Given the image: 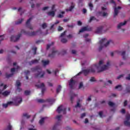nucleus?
Here are the masks:
<instances>
[{"label": "nucleus", "mask_w": 130, "mask_h": 130, "mask_svg": "<svg viewBox=\"0 0 130 130\" xmlns=\"http://www.w3.org/2000/svg\"><path fill=\"white\" fill-rule=\"evenodd\" d=\"M103 29V26H100L98 27L96 30V33H101L102 32V30Z\"/></svg>", "instance_id": "obj_26"}, {"label": "nucleus", "mask_w": 130, "mask_h": 130, "mask_svg": "<svg viewBox=\"0 0 130 130\" xmlns=\"http://www.w3.org/2000/svg\"><path fill=\"white\" fill-rule=\"evenodd\" d=\"M24 74H25V77H26V80H28L29 76H28V75H30V71H29V70H25L24 71Z\"/></svg>", "instance_id": "obj_27"}, {"label": "nucleus", "mask_w": 130, "mask_h": 130, "mask_svg": "<svg viewBox=\"0 0 130 130\" xmlns=\"http://www.w3.org/2000/svg\"><path fill=\"white\" fill-rule=\"evenodd\" d=\"M60 53H61V54L62 55L66 54H67V50H63L61 51V53L59 52L57 50H55L54 49V48H53L52 49V53L51 54H49L48 55L49 57H54V56H55V54H60Z\"/></svg>", "instance_id": "obj_6"}, {"label": "nucleus", "mask_w": 130, "mask_h": 130, "mask_svg": "<svg viewBox=\"0 0 130 130\" xmlns=\"http://www.w3.org/2000/svg\"><path fill=\"white\" fill-rule=\"evenodd\" d=\"M22 98H21L20 96H17L15 98V102L16 103L14 104L15 106H18L19 104H20V103L22 102Z\"/></svg>", "instance_id": "obj_17"}, {"label": "nucleus", "mask_w": 130, "mask_h": 130, "mask_svg": "<svg viewBox=\"0 0 130 130\" xmlns=\"http://www.w3.org/2000/svg\"><path fill=\"white\" fill-rule=\"evenodd\" d=\"M23 117H26V118L28 119V118H30V116L29 115H28V114L25 113H23Z\"/></svg>", "instance_id": "obj_39"}, {"label": "nucleus", "mask_w": 130, "mask_h": 130, "mask_svg": "<svg viewBox=\"0 0 130 130\" xmlns=\"http://www.w3.org/2000/svg\"><path fill=\"white\" fill-rule=\"evenodd\" d=\"M42 62L43 64V66H44V67H45V66H47V64H49V60H42Z\"/></svg>", "instance_id": "obj_29"}, {"label": "nucleus", "mask_w": 130, "mask_h": 130, "mask_svg": "<svg viewBox=\"0 0 130 130\" xmlns=\"http://www.w3.org/2000/svg\"><path fill=\"white\" fill-rule=\"evenodd\" d=\"M84 90L85 89V87H84V84H83V82H80L79 83V89H82Z\"/></svg>", "instance_id": "obj_34"}, {"label": "nucleus", "mask_w": 130, "mask_h": 130, "mask_svg": "<svg viewBox=\"0 0 130 130\" xmlns=\"http://www.w3.org/2000/svg\"><path fill=\"white\" fill-rule=\"evenodd\" d=\"M14 74H6V78H11V77H13Z\"/></svg>", "instance_id": "obj_46"}, {"label": "nucleus", "mask_w": 130, "mask_h": 130, "mask_svg": "<svg viewBox=\"0 0 130 130\" xmlns=\"http://www.w3.org/2000/svg\"><path fill=\"white\" fill-rule=\"evenodd\" d=\"M15 86H16L17 87L21 86V82H20V80L16 81Z\"/></svg>", "instance_id": "obj_35"}, {"label": "nucleus", "mask_w": 130, "mask_h": 130, "mask_svg": "<svg viewBox=\"0 0 130 130\" xmlns=\"http://www.w3.org/2000/svg\"><path fill=\"white\" fill-rule=\"evenodd\" d=\"M10 93H11V91H8V90H6L4 92H2V91L0 89V94H3V96H8V95H10Z\"/></svg>", "instance_id": "obj_19"}, {"label": "nucleus", "mask_w": 130, "mask_h": 130, "mask_svg": "<svg viewBox=\"0 0 130 130\" xmlns=\"http://www.w3.org/2000/svg\"><path fill=\"white\" fill-rule=\"evenodd\" d=\"M96 20V18H95L94 16L90 17V19L88 20V23H91L92 21H94Z\"/></svg>", "instance_id": "obj_36"}, {"label": "nucleus", "mask_w": 130, "mask_h": 130, "mask_svg": "<svg viewBox=\"0 0 130 130\" xmlns=\"http://www.w3.org/2000/svg\"><path fill=\"white\" fill-rule=\"evenodd\" d=\"M31 71H32V72H38L37 74H35V78H43V77H44V75H45V72L42 71L41 68H40L38 66L31 68Z\"/></svg>", "instance_id": "obj_2"}, {"label": "nucleus", "mask_w": 130, "mask_h": 130, "mask_svg": "<svg viewBox=\"0 0 130 130\" xmlns=\"http://www.w3.org/2000/svg\"><path fill=\"white\" fill-rule=\"evenodd\" d=\"M85 31H92V27L88 26L83 27L79 30V33H82Z\"/></svg>", "instance_id": "obj_11"}, {"label": "nucleus", "mask_w": 130, "mask_h": 130, "mask_svg": "<svg viewBox=\"0 0 130 130\" xmlns=\"http://www.w3.org/2000/svg\"><path fill=\"white\" fill-rule=\"evenodd\" d=\"M47 15L48 16H50L51 17H54V16H55V11H52L47 12Z\"/></svg>", "instance_id": "obj_21"}, {"label": "nucleus", "mask_w": 130, "mask_h": 130, "mask_svg": "<svg viewBox=\"0 0 130 130\" xmlns=\"http://www.w3.org/2000/svg\"><path fill=\"white\" fill-rule=\"evenodd\" d=\"M39 61L38 59L32 60L31 61L29 62V64H30V66H32V64H34V63H38Z\"/></svg>", "instance_id": "obj_25"}, {"label": "nucleus", "mask_w": 130, "mask_h": 130, "mask_svg": "<svg viewBox=\"0 0 130 130\" xmlns=\"http://www.w3.org/2000/svg\"><path fill=\"white\" fill-rule=\"evenodd\" d=\"M69 84L70 89H74V87L76 85V81L74 80L73 78H71L69 82Z\"/></svg>", "instance_id": "obj_14"}, {"label": "nucleus", "mask_w": 130, "mask_h": 130, "mask_svg": "<svg viewBox=\"0 0 130 130\" xmlns=\"http://www.w3.org/2000/svg\"><path fill=\"white\" fill-rule=\"evenodd\" d=\"M63 28L60 26H58V31H61Z\"/></svg>", "instance_id": "obj_60"}, {"label": "nucleus", "mask_w": 130, "mask_h": 130, "mask_svg": "<svg viewBox=\"0 0 130 130\" xmlns=\"http://www.w3.org/2000/svg\"><path fill=\"white\" fill-rule=\"evenodd\" d=\"M7 129H8V130H12V125H11L10 124H9V125L7 126Z\"/></svg>", "instance_id": "obj_57"}, {"label": "nucleus", "mask_w": 130, "mask_h": 130, "mask_svg": "<svg viewBox=\"0 0 130 130\" xmlns=\"http://www.w3.org/2000/svg\"><path fill=\"white\" fill-rule=\"evenodd\" d=\"M57 111L59 114L62 112L63 114H66L67 113V109L66 108H63L62 105H60L57 109Z\"/></svg>", "instance_id": "obj_9"}, {"label": "nucleus", "mask_w": 130, "mask_h": 130, "mask_svg": "<svg viewBox=\"0 0 130 130\" xmlns=\"http://www.w3.org/2000/svg\"><path fill=\"white\" fill-rule=\"evenodd\" d=\"M126 105H127V101L125 100L123 102V107H125V106H126Z\"/></svg>", "instance_id": "obj_51"}, {"label": "nucleus", "mask_w": 130, "mask_h": 130, "mask_svg": "<svg viewBox=\"0 0 130 130\" xmlns=\"http://www.w3.org/2000/svg\"><path fill=\"white\" fill-rule=\"evenodd\" d=\"M100 117L102 118L103 117V111H100L99 113Z\"/></svg>", "instance_id": "obj_53"}, {"label": "nucleus", "mask_w": 130, "mask_h": 130, "mask_svg": "<svg viewBox=\"0 0 130 130\" xmlns=\"http://www.w3.org/2000/svg\"><path fill=\"white\" fill-rule=\"evenodd\" d=\"M115 89L118 90V91H122V86L121 85H118L115 87Z\"/></svg>", "instance_id": "obj_30"}, {"label": "nucleus", "mask_w": 130, "mask_h": 130, "mask_svg": "<svg viewBox=\"0 0 130 130\" xmlns=\"http://www.w3.org/2000/svg\"><path fill=\"white\" fill-rule=\"evenodd\" d=\"M75 108L79 107V108L81 107V104H80V100H78L77 101V105L75 106Z\"/></svg>", "instance_id": "obj_37"}, {"label": "nucleus", "mask_w": 130, "mask_h": 130, "mask_svg": "<svg viewBox=\"0 0 130 130\" xmlns=\"http://www.w3.org/2000/svg\"><path fill=\"white\" fill-rule=\"evenodd\" d=\"M69 21H70V19H64L63 20V21L64 22V23H67V22H69Z\"/></svg>", "instance_id": "obj_61"}, {"label": "nucleus", "mask_w": 130, "mask_h": 130, "mask_svg": "<svg viewBox=\"0 0 130 130\" xmlns=\"http://www.w3.org/2000/svg\"><path fill=\"white\" fill-rule=\"evenodd\" d=\"M61 90V86L58 85V87L56 89V93L58 94V93L60 92Z\"/></svg>", "instance_id": "obj_33"}, {"label": "nucleus", "mask_w": 130, "mask_h": 130, "mask_svg": "<svg viewBox=\"0 0 130 130\" xmlns=\"http://www.w3.org/2000/svg\"><path fill=\"white\" fill-rule=\"evenodd\" d=\"M55 101V100L53 99H48L46 100H42V99L38 100V102L39 103H44V102H48L49 103H52Z\"/></svg>", "instance_id": "obj_8"}, {"label": "nucleus", "mask_w": 130, "mask_h": 130, "mask_svg": "<svg viewBox=\"0 0 130 130\" xmlns=\"http://www.w3.org/2000/svg\"><path fill=\"white\" fill-rule=\"evenodd\" d=\"M17 91H18V92H21V91H22V88H20L19 87H17Z\"/></svg>", "instance_id": "obj_59"}, {"label": "nucleus", "mask_w": 130, "mask_h": 130, "mask_svg": "<svg viewBox=\"0 0 130 130\" xmlns=\"http://www.w3.org/2000/svg\"><path fill=\"white\" fill-rule=\"evenodd\" d=\"M77 24L78 25V26H82V22H81V21H78L77 22Z\"/></svg>", "instance_id": "obj_62"}, {"label": "nucleus", "mask_w": 130, "mask_h": 130, "mask_svg": "<svg viewBox=\"0 0 130 130\" xmlns=\"http://www.w3.org/2000/svg\"><path fill=\"white\" fill-rule=\"evenodd\" d=\"M14 104V102H8L7 104H3V107H4V108H7L9 105H12Z\"/></svg>", "instance_id": "obj_20"}, {"label": "nucleus", "mask_w": 130, "mask_h": 130, "mask_svg": "<svg viewBox=\"0 0 130 130\" xmlns=\"http://www.w3.org/2000/svg\"><path fill=\"white\" fill-rule=\"evenodd\" d=\"M102 64H103V61L102 60H100L98 64H94L95 68L98 69V70H100L98 71V73H101V72H103L104 71H105V70H107V69H108V67L110 66V62L108 61L107 62L106 65L102 66Z\"/></svg>", "instance_id": "obj_1"}, {"label": "nucleus", "mask_w": 130, "mask_h": 130, "mask_svg": "<svg viewBox=\"0 0 130 130\" xmlns=\"http://www.w3.org/2000/svg\"><path fill=\"white\" fill-rule=\"evenodd\" d=\"M43 122H44V118H41L39 121L40 124H43Z\"/></svg>", "instance_id": "obj_42"}, {"label": "nucleus", "mask_w": 130, "mask_h": 130, "mask_svg": "<svg viewBox=\"0 0 130 130\" xmlns=\"http://www.w3.org/2000/svg\"><path fill=\"white\" fill-rule=\"evenodd\" d=\"M90 73H95V69L93 68H89L87 69H84L82 72H79L77 74V76H80L81 74H83L84 76H88Z\"/></svg>", "instance_id": "obj_4"}, {"label": "nucleus", "mask_w": 130, "mask_h": 130, "mask_svg": "<svg viewBox=\"0 0 130 130\" xmlns=\"http://www.w3.org/2000/svg\"><path fill=\"white\" fill-rule=\"evenodd\" d=\"M98 15H99V16H103V17H106V16H107V13L104 12L103 13L102 12L100 11L99 12H98Z\"/></svg>", "instance_id": "obj_28"}, {"label": "nucleus", "mask_w": 130, "mask_h": 130, "mask_svg": "<svg viewBox=\"0 0 130 130\" xmlns=\"http://www.w3.org/2000/svg\"><path fill=\"white\" fill-rule=\"evenodd\" d=\"M53 44H54V42H52L51 44H48L47 45V49H49V48H50V46H51V45H53Z\"/></svg>", "instance_id": "obj_44"}, {"label": "nucleus", "mask_w": 130, "mask_h": 130, "mask_svg": "<svg viewBox=\"0 0 130 130\" xmlns=\"http://www.w3.org/2000/svg\"><path fill=\"white\" fill-rule=\"evenodd\" d=\"M23 21H24V19L22 18L21 19H19L18 21L15 22V25H19L21 24Z\"/></svg>", "instance_id": "obj_31"}, {"label": "nucleus", "mask_w": 130, "mask_h": 130, "mask_svg": "<svg viewBox=\"0 0 130 130\" xmlns=\"http://www.w3.org/2000/svg\"><path fill=\"white\" fill-rule=\"evenodd\" d=\"M88 6L89 7V8H90V11H92V9H93V4H92V3H89L88 4Z\"/></svg>", "instance_id": "obj_50"}, {"label": "nucleus", "mask_w": 130, "mask_h": 130, "mask_svg": "<svg viewBox=\"0 0 130 130\" xmlns=\"http://www.w3.org/2000/svg\"><path fill=\"white\" fill-rule=\"evenodd\" d=\"M21 33H23V34H25V35H27V36H35L37 35V33H40L41 34L42 33V31L41 29H39L35 31H32L31 32H29L26 31L24 29H22L21 31Z\"/></svg>", "instance_id": "obj_5"}, {"label": "nucleus", "mask_w": 130, "mask_h": 130, "mask_svg": "<svg viewBox=\"0 0 130 130\" xmlns=\"http://www.w3.org/2000/svg\"><path fill=\"white\" fill-rule=\"evenodd\" d=\"M24 94H25V95H30V91H29V90H25L24 91Z\"/></svg>", "instance_id": "obj_48"}, {"label": "nucleus", "mask_w": 130, "mask_h": 130, "mask_svg": "<svg viewBox=\"0 0 130 130\" xmlns=\"http://www.w3.org/2000/svg\"><path fill=\"white\" fill-rule=\"evenodd\" d=\"M21 36H22L21 34H19L16 37L12 36L10 38V40L13 42H17V41H18V40L20 39V38H21Z\"/></svg>", "instance_id": "obj_10"}, {"label": "nucleus", "mask_w": 130, "mask_h": 130, "mask_svg": "<svg viewBox=\"0 0 130 130\" xmlns=\"http://www.w3.org/2000/svg\"><path fill=\"white\" fill-rule=\"evenodd\" d=\"M64 14H66V12L61 11L60 14L57 15V17L59 18H63V15H64Z\"/></svg>", "instance_id": "obj_24"}, {"label": "nucleus", "mask_w": 130, "mask_h": 130, "mask_svg": "<svg viewBox=\"0 0 130 130\" xmlns=\"http://www.w3.org/2000/svg\"><path fill=\"white\" fill-rule=\"evenodd\" d=\"M121 112V113H123V114H124V113H125V110L124 109H122Z\"/></svg>", "instance_id": "obj_63"}, {"label": "nucleus", "mask_w": 130, "mask_h": 130, "mask_svg": "<svg viewBox=\"0 0 130 130\" xmlns=\"http://www.w3.org/2000/svg\"><path fill=\"white\" fill-rule=\"evenodd\" d=\"M127 93H130V86L126 87V89L125 90L124 94H127Z\"/></svg>", "instance_id": "obj_32"}, {"label": "nucleus", "mask_w": 130, "mask_h": 130, "mask_svg": "<svg viewBox=\"0 0 130 130\" xmlns=\"http://www.w3.org/2000/svg\"><path fill=\"white\" fill-rule=\"evenodd\" d=\"M36 87H37V88H40L42 89V93L44 94V92H45V85L42 83L40 85H36Z\"/></svg>", "instance_id": "obj_16"}, {"label": "nucleus", "mask_w": 130, "mask_h": 130, "mask_svg": "<svg viewBox=\"0 0 130 130\" xmlns=\"http://www.w3.org/2000/svg\"><path fill=\"white\" fill-rule=\"evenodd\" d=\"M66 33H67V31H65L61 33L59 37L60 38L63 37V36H66Z\"/></svg>", "instance_id": "obj_47"}, {"label": "nucleus", "mask_w": 130, "mask_h": 130, "mask_svg": "<svg viewBox=\"0 0 130 130\" xmlns=\"http://www.w3.org/2000/svg\"><path fill=\"white\" fill-rule=\"evenodd\" d=\"M61 117H62V115H57L56 116V119H57L58 121L55 124V125L53 126V130L56 129V128H57V126L61 125V121H60Z\"/></svg>", "instance_id": "obj_7"}, {"label": "nucleus", "mask_w": 130, "mask_h": 130, "mask_svg": "<svg viewBox=\"0 0 130 130\" xmlns=\"http://www.w3.org/2000/svg\"><path fill=\"white\" fill-rule=\"evenodd\" d=\"M106 42V39H103L99 42V44H100V46L99 47V51H101V50L103 49V46H105V47H107L110 44V42H112V41L110 40L108 41L106 44H104Z\"/></svg>", "instance_id": "obj_3"}, {"label": "nucleus", "mask_w": 130, "mask_h": 130, "mask_svg": "<svg viewBox=\"0 0 130 130\" xmlns=\"http://www.w3.org/2000/svg\"><path fill=\"white\" fill-rule=\"evenodd\" d=\"M32 50H34V55L36 54L37 51V48L35 47V48H32Z\"/></svg>", "instance_id": "obj_45"}, {"label": "nucleus", "mask_w": 130, "mask_h": 130, "mask_svg": "<svg viewBox=\"0 0 130 130\" xmlns=\"http://www.w3.org/2000/svg\"><path fill=\"white\" fill-rule=\"evenodd\" d=\"M86 13H87V9H83V14H86Z\"/></svg>", "instance_id": "obj_64"}, {"label": "nucleus", "mask_w": 130, "mask_h": 130, "mask_svg": "<svg viewBox=\"0 0 130 130\" xmlns=\"http://www.w3.org/2000/svg\"><path fill=\"white\" fill-rule=\"evenodd\" d=\"M124 76V75L123 74L120 75L119 76L117 77V79L118 80H119V79H120L121 78H122V77H123Z\"/></svg>", "instance_id": "obj_56"}, {"label": "nucleus", "mask_w": 130, "mask_h": 130, "mask_svg": "<svg viewBox=\"0 0 130 130\" xmlns=\"http://www.w3.org/2000/svg\"><path fill=\"white\" fill-rule=\"evenodd\" d=\"M108 104L109 106H114V103H113L112 102H109Z\"/></svg>", "instance_id": "obj_49"}, {"label": "nucleus", "mask_w": 130, "mask_h": 130, "mask_svg": "<svg viewBox=\"0 0 130 130\" xmlns=\"http://www.w3.org/2000/svg\"><path fill=\"white\" fill-rule=\"evenodd\" d=\"M126 120L124 121V125H126V126H130V122L128 121V120H130V114L126 115Z\"/></svg>", "instance_id": "obj_13"}, {"label": "nucleus", "mask_w": 130, "mask_h": 130, "mask_svg": "<svg viewBox=\"0 0 130 130\" xmlns=\"http://www.w3.org/2000/svg\"><path fill=\"white\" fill-rule=\"evenodd\" d=\"M61 42H62V43H67V42H68V40L64 38L61 39Z\"/></svg>", "instance_id": "obj_41"}, {"label": "nucleus", "mask_w": 130, "mask_h": 130, "mask_svg": "<svg viewBox=\"0 0 130 130\" xmlns=\"http://www.w3.org/2000/svg\"><path fill=\"white\" fill-rule=\"evenodd\" d=\"M121 55L123 57V59H125V51H123L121 52Z\"/></svg>", "instance_id": "obj_38"}, {"label": "nucleus", "mask_w": 130, "mask_h": 130, "mask_svg": "<svg viewBox=\"0 0 130 130\" xmlns=\"http://www.w3.org/2000/svg\"><path fill=\"white\" fill-rule=\"evenodd\" d=\"M55 9V5H52V8H51V10H52V11H56V10H55V9Z\"/></svg>", "instance_id": "obj_54"}, {"label": "nucleus", "mask_w": 130, "mask_h": 130, "mask_svg": "<svg viewBox=\"0 0 130 130\" xmlns=\"http://www.w3.org/2000/svg\"><path fill=\"white\" fill-rule=\"evenodd\" d=\"M33 19V17H30L26 21V26L27 27V28H29L30 30H33V27L32 26H31V24H30V22H31V20Z\"/></svg>", "instance_id": "obj_15"}, {"label": "nucleus", "mask_w": 130, "mask_h": 130, "mask_svg": "<svg viewBox=\"0 0 130 130\" xmlns=\"http://www.w3.org/2000/svg\"><path fill=\"white\" fill-rule=\"evenodd\" d=\"M42 27L43 29L47 28V24L46 23H44L42 24Z\"/></svg>", "instance_id": "obj_43"}, {"label": "nucleus", "mask_w": 130, "mask_h": 130, "mask_svg": "<svg viewBox=\"0 0 130 130\" xmlns=\"http://www.w3.org/2000/svg\"><path fill=\"white\" fill-rule=\"evenodd\" d=\"M120 9H121V8L120 6H118L117 8H116V7L114 8V18H115V17H116V16H117V15H118V10H120Z\"/></svg>", "instance_id": "obj_18"}, {"label": "nucleus", "mask_w": 130, "mask_h": 130, "mask_svg": "<svg viewBox=\"0 0 130 130\" xmlns=\"http://www.w3.org/2000/svg\"><path fill=\"white\" fill-rule=\"evenodd\" d=\"M49 9V7H45L43 8L42 11H46V10H48Z\"/></svg>", "instance_id": "obj_55"}, {"label": "nucleus", "mask_w": 130, "mask_h": 130, "mask_svg": "<svg viewBox=\"0 0 130 130\" xmlns=\"http://www.w3.org/2000/svg\"><path fill=\"white\" fill-rule=\"evenodd\" d=\"M86 116V113H83L81 115V118H84Z\"/></svg>", "instance_id": "obj_52"}, {"label": "nucleus", "mask_w": 130, "mask_h": 130, "mask_svg": "<svg viewBox=\"0 0 130 130\" xmlns=\"http://www.w3.org/2000/svg\"><path fill=\"white\" fill-rule=\"evenodd\" d=\"M95 81L96 80H95V78L94 77H91L90 79V82H95Z\"/></svg>", "instance_id": "obj_58"}, {"label": "nucleus", "mask_w": 130, "mask_h": 130, "mask_svg": "<svg viewBox=\"0 0 130 130\" xmlns=\"http://www.w3.org/2000/svg\"><path fill=\"white\" fill-rule=\"evenodd\" d=\"M18 69H20V67L17 66V68H12L11 70V73H14V72H15L16 70H18Z\"/></svg>", "instance_id": "obj_40"}, {"label": "nucleus", "mask_w": 130, "mask_h": 130, "mask_svg": "<svg viewBox=\"0 0 130 130\" xmlns=\"http://www.w3.org/2000/svg\"><path fill=\"white\" fill-rule=\"evenodd\" d=\"M70 101L71 103H74V99L75 98V97H77L78 94L74 93V92L71 91H70Z\"/></svg>", "instance_id": "obj_12"}, {"label": "nucleus", "mask_w": 130, "mask_h": 130, "mask_svg": "<svg viewBox=\"0 0 130 130\" xmlns=\"http://www.w3.org/2000/svg\"><path fill=\"white\" fill-rule=\"evenodd\" d=\"M71 6L69 8V9H67L66 11L67 12H72V11H73V9H74V8H75V4H74L73 3H71Z\"/></svg>", "instance_id": "obj_23"}, {"label": "nucleus", "mask_w": 130, "mask_h": 130, "mask_svg": "<svg viewBox=\"0 0 130 130\" xmlns=\"http://www.w3.org/2000/svg\"><path fill=\"white\" fill-rule=\"evenodd\" d=\"M126 23H127V21H124V22H121L120 23L118 26H117V28L118 29H120V28H121L122 26H124V25H125V24H126Z\"/></svg>", "instance_id": "obj_22"}]
</instances>
